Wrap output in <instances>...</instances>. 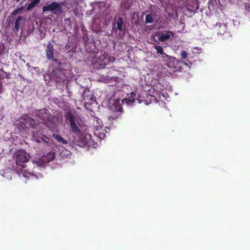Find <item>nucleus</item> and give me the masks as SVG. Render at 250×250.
<instances>
[{
    "instance_id": "nucleus-5",
    "label": "nucleus",
    "mask_w": 250,
    "mask_h": 250,
    "mask_svg": "<svg viewBox=\"0 0 250 250\" xmlns=\"http://www.w3.org/2000/svg\"><path fill=\"white\" fill-rule=\"evenodd\" d=\"M108 54L104 50H101L100 52H97L96 56L94 58L95 67L97 69L104 68L109 62V59L107 58Z\"/></svg>"
},
{
    "instance_id": "nucleus-30",
    "label": "nucleus",
    "mask_w": 250,
    "mask_h": 250,
    "mask_svg": "<svg viewBox=\"0 0 250 250\" xmlns=\"http://www.w3.org/2000/svg\"><path fill=\"white\" fill-rule=\"evenodd\" d=\"M67 144V142L63 139V144Z\"/></svg>"
},
{
    "instance_id": "nucleus-12",
    "label": "nucleus",
    "mask_w": 250,
    "mask_h": 250,
    "mask_svg": "<svg viewBox=\"0 0 250 250\" xmlns=\"http://www.w3.org/2000/svg\"><path fill=\"white\" fill-rule=\"evenodd\" d=\"M216 28H218V34L224 35L227 30V25L225 23H219L216 25Z\"/></svg>"
},
{
    "instance_id": "nucleus-11",
    "label": "nucleus",
    "mask_w": 250,
    "mask_h": 250,
    "mask_svg": "<svg viewBox=\"0 0 250 250\" xmlns=\"http://www.w3.org/2000/svg\"><path fill=\"white\" fill-rule=\"evenodd\" d=\"M111 108L112 112H122L123 111V108L120 101L118 100L114 102Z\"/></svg>"
},
{
    "instance_id": "nucleus-19",
    "label": "nucleus",
    "mask_w": 250,
    "mask_h": 250,
    "mask_svg": "<svg viewBox=\"0 0 250 250\" xmlns=\"http://www.w3.org/2000/svg\"><path fill=\"white\" fill-rule=\"evenodd\" d=\"M155 19L154 15L153 16V14H147L145 17V22L146 23H151L155 20Z\"/></svg>"
},
{
    "instance_id": "nucleus-21",
    "label": "nucleus",
    "mask_w": 250,
    "mask_h": 250,
    "mask_svg": "<svg viewBox=\"0 0 250 250\" xmlns=\"http://www.w3.org/2000/svg\"><path fill=\"white\" fill-rule=\"evenodd\" d=\"M122 112H113V115L110 116L109 118V120H114L116 119L118 116L121 115Z\"/></svg>"
},
{
    "instance_id": "nucleus-23",
    "label": "nucleus",
    "mask_w": 250,
    "mask_h": 250,
    "mask_svg": "<svg viewBox=\"0 0 250 250\" xmlns=\"http://www.w3.org/2000/svg\"><path fill=\"white\" fill-rule=\"evenodd\" d=\"M188 53L186 50H183L180 52V55L181 58L183 59H186L188 57Z\"/></svg>"
},
{
    "instance_id": "nucleus-6",
    "label": "nucleus",
    "mask_w": 250,
    "mask_h": 250,
    "mask_svg": "<svg viewBox=\"0 0 250 250\" xmlns=\"http://www.w3.org/2000/svg\"><path fill=\"white\" fill-rule=\"evenodd\" d=\"M42 11L43 12L50 11L52 14L59 15L62 13V10L61 4L54 1L48 5L43 6Z\"/></svg>"
},
{
    "instance_id": "nucleus-3",
    "label": "nucleus",
    "mask_w": 250,
    "mask_h": 250,
    "mask_svg": "<svg viewBox=\"0 0 250 250\" xmlns=\"http://www.w3.org/2000/svg\"><path fill=\"white\" fill-rule=\"evenodd\" d=\"M46 57L50 60L53 61V73L57 77H61V75L62 74V69L61 67V62L57 59L54 58V49L52 44L49 42L46 46L45 50Z\"/></svg>"
},
{
    "instance_id": "nucleus-25",
    "label": "nucleus",
    "mask_w": 250,
    "mask_h": 250,
    "mask_svg": "<svg viewBox=\"0 0 250 250\" xmlns=\"http://www.w3.org/2000/svg\"><path fill=\"white\" fill-rule=\"evenodd\" d=\"M53 137L60 143H62V137L57 134H53Z\"/></svg>"
},
{
    "instance_id": "nucleus-2",
    "label": "nucleus",
    "mask_w": 250,
    "mask_h": 250,
    "mask_svg": "<svg viewBox=\"0 0 250 250\" xmlns=\"http://www.w3.org/2000/svg\"><path fill=\"white\" fill-rule=\"evenodd\" d=\"M63 110L65 121L69 125L71 132L79 136V139L82 143L84 144H88V141L86 137L81 135L82 132L74 108L63 104Z\"/></svg>"
},
{
    "instance_id": "nucleus-18",
    "label": "nucleus",
    "mask_w": 250,
    "mask_h": 250,
    "mask_svg": "<svg viewBox=\"0 0 250 250\" xmlns=\"http://www.w3.org/2000/svg\"><path fill=\"white\" fill-rule=\"evenodd\" d=\"M116 25H117V29L119 31H122L123 29V18L119 17H118V19H116Z\"/></svg>"
},
{
    "instance_id": "nucleus-7",
    "label": "nucleus",
    "mask_w": 250,
    "mask_h": 250,
    "mask_svg": "<svg viewBox=\"0 0 250 250\" xmlns=\"http://www.w3.org/2000/svg\"><path fill=\"white\" fill-rule=\"evenodd\" d=\"M158 10L156 13H154V17L155 18V23L159 25L160 28H165L168 24L167 19L166 16H163L162 14L158 13Z\"/></svg>"
},
{
    "instance_id": "nucleus-32",
    "label": "nucleus",
    "mask_w": 250,
    "mask_h": 250,
    "mask_svg": "<svg viewBox=\"0 0 250 250\" xmlns=\"http://www.w3.org/2000/svg\"><path fill=\"white\" fill-rule=\"evenodd\" d=\"M87 136H88L89 137H90V135L89 134H87V135H86V137H87Z\"/></svg>"
},
{
    "instance_id": "nucleus-26",
    "label": "nucleus",
    "mask_w": 250,
    "mask_h": 250,
    "mask_svg": "<svg viewBox=\"0 0 250 250\" xmlns=\"http://www.w3.org/2000/svg\"><path fill=\"white\" fill-rule=\"evenodd\" d=\"M71 154V153L70 151L68 150L66 148H63V157H64L65 156H68ZM64 158H63L64 159Z\"/></svg>"
},
{
    "instance_id": "nucleus-29",
    "label": "nucleus",
    "mask_w": 250,
    "mask_h": 250,
    "mask_svg": "<svg viewBox=\"0 0 250 250\" xmlns=\"http://www.w3.org/2000/svg\"><path fill=\"white\" fill-rule=\"evenodd\" d=\"M10 73L6 74L5 78L7 79H10Z\"/></svg>"
},
{
    "instance_id": "nucleus-1",
    "label": "nucleus",
    "mask_w": 250,
    "mask_h": 250,
    "mask_svg": "<svg viewBox=\"0 0 250 250\" xmlns=\"http://www.w3.org/2000/svg\"><path fill=\"white\" fill-rule=\"evenodd\" d=\"M35 113L38 118L39 123H36L33 118L26 114L21 117V120H22L21 123L28 127H31L39 131L43 128L42 127V125H46L50 130L54 131L55 126L59 123L58 118L50 114L49 110L46 108L37 110Z\"/></svg>"
},
{
    "instance_id": "nucleus-10",
    "label": "nucleus",
    "mask_w": 250,
    "mask_h": 250,
    "mask_svg": "<svg viewBox=\"0 0 250 250\" xmlns=\"http://www.w3.org/2000/svg\"><path fill=\"white\" fill-rule=\"evenodd\" d=\"M170 35H173V32L171 31H167L166 33H162L159 35L158 37V39L162 42H164L168 40L170 38Z\"/></svg>"
},
{
    "instance_id": "nucleus-16",
    "label": "nucleus",
    "mask_w": 250,
    "mask_h": 250,
    "mask_svg": "<svg viewBox=\"0 0 250 250\" xmlns=\"http://www.w3.org/2000/svg\"><path fill=\"white\" fill-rule=\"evenodd\" d=\"M23 21V17L22 16H19L16 20L15 23V28L13 29V31L16 32H18L21 27V21Z\"/></svg>"
},
{
    "instance_id": "nucleus-24",
    "label": "nucleus",
    "mask_w": 250,
    "mask_h": 250,
    "mask_svg": "<svg viewBox=\"0 0 250 250\" xmlns=\"http://www.w3.org/2000/svg\"><path fill=\"white\" fill-rule=\"evenodd\" d=\"M33 139L34 141L37 143H41L42 142H45V141L42 138H37L35 136V134H33Z\"/></svg>"
},
{
    "instance_id": "nucleus-28",
    "label": "nucleus",
    "mask_w": 250,
    "mask_h": 250,
    "mask_svg": "<svg viewBox=\"0 0 250 250\" xmlns=\"http://www.w3.org/2000/svg\"><path fill=\"white\" fill-rule=\"evenodd\" d=\"M66 89H67V93H68V97L69 98H71V97L72 96V94L71 93V92L68 90V87H67V86L66 85Z\"/></svg>"
},
{
    "instance_id": "nucleus-4",
    "label": "nucleus",
    "mask_w": 250,
    "mask_h": 250,
    "mask_svg": "<svg viewBox=\"0 0 250 250\" xmlns=\"http://www.w3.org/2000/svg\"><path fill=\"white\" fill-rule=\"evenodd\" d=\"M13 158L16 161L17 167H20L19 169L23 171H26L24 164L28 162L30 158V155L27 153L24 150L18 149L15 152Z\"/></svg>"
},
{
    "instance_id": "nucleus-31",
    "label": "nucleus",
    "mask_w": 250,
    "mask_h": 250,
    "mask_svg": "<svg viewBox=\"0 0 250 250\" xmlns=\"http://www.w3.org/2000/svg\"><path fill=\"white\" fill-rule=\"evenodd\" d=\"M172 14H171V13H168V15L169 17H171V16H172Z\"/></svg>"
},
{
    "instance_id": "nucleus-22",
    "label": "nucleus",
    "mask_w": 250,
    "mask_h": 250,
    "mask_svg": "<svg viewBox=\"0 0 250 250\" xmlns=\"http://www.w3.org/2000/svg\"><path fill=\"white\" fill-rule=\"evenodd\" d=\"M136 96V94L134 93L131 92V95L128 98L125 100H127L129 103H132L134 102Z\"/></svg>"
},
{
    "instance_id": "nucleus-15",
    "label": "nucleus",
    "mask_w": 250,
    "mask_h": 250,
    "mask_svg": "<svg viewBox=\"0 0 250 250\" xmlns=\"http://www.w3.org/2000/svg\"><path fill=\"white\" fill-rule=\"evenodd\" d=\"M31 1L26 7L27 11H30L38 6L40 3L41 0H31Z\"/></svg>"
},
{
    "instance_id": "nucleus-33",
    "label": "nucleus",
    "mask_w": 250,
    "mask_h": 250,
    "mask_svg": "<svg viewBox=\"0 0 250 250\" xmlns=\"http://www.w3.org/2000/svg\"><path fill=\"white\" fill-rule=\"evenodd\" d=\"M13 168L14 169V170H16V168H15V167L14 166Z\"/></svg>"
},
{
    "instance_id": "nucleus-17",
    "label": "nucleus",
    "mask_w": 250,
    "mask_h": 250,
    "mask_svg": "<svg viewBox=\"0 0 250 250\" xmlns=\"http://www.w3.org/2000/svg\"><path fill=\"white\" fill-rule=\"evenodd\" d=\"M93 93L87 88H85L83 90V94L82 101H83L87 98H89L91 96L93 95Z\"/></svg>"
},
{
    "instance_id": "nucleus-13",
    "label": "nucleus",
    "mask_w": 250,
    "mask_h": 250,
    "mask_svg": "<svg viewBox=\"0 0 250 250\" xmlns=\"http://www.w3.org/2000/svg\"><path fill=\"white\" fill-rule=\"evenodd\" d=\"M83 104L85 106L86 105H91L92 104H94L95 103H96V101L95 100V97L93 94V95L91 96L89 98H87L83 101Z\"/></svg>"
},
{
    "instance_id": "nucleus-8",
    "label": "nucleus",
    "mask_w": 250,
    "mask_h": 250,
    "mask_svg": "<svg viewBox=\"0 0 250 250\" xmlns=\"http://www.w3.org/2000/svg\"><path fill=\"white\" fill-rule=\"evenodd\" d=\"M187 2V9L188 10L196 11L199 8V3L197 0H186Z\"/></svg>"
},
{
    "instance_id": "nucleus-9",
    "label": "nucleus",
    "mask_w": 250,
    "mask_h": 250,
    "mask_svg": "<svg viewBox=\"0 0 250 250\" xmlns=\"http://www.w3.org/2000/svg\"><path fill=\"white\" fill-rule=\"evenodd\" d=\"M55 157L54 154L53 153H50L47 154L46 156L42 157L40 160L38 161V165L40 166H42V163H44V162H49L51 160H53Z\"/></svg>"
},
{
    "instance_id": "nucleus-27",
    "label": "nucleus",
    "mask_w": 250,
    "mask_h": 250,
    "mask_svg": "<svg viewBox=\"0 0 250 250\" xmlns=\"http://www.w3.org/2000/svg\"><path fill=\"white\" fill-rule=\"evenodd\" d=\"M22 9V8H18L15 10H14L13 12L12 13V16H15L20 11H21Z\"/></svg>"
},
{
    "instance_id": "nucleus-14",
    "label": "nucleus",
    "mask_w": 250,
    "mask_h": 250,
    "mask_svg": "<svg viewBox=\"0 0 250 250\" xmlns=\"http://www.w3.org/2000/svg\"><path fill=\"white\" fill-rule=\"evenodd\" d=\"M160 57L162 59L163 61H165L167 63V65L169 67H171V66L169 64H168V63L171 62V61H173V60L175 59V58H173L166 54L165 53H164V55H161Z\"/></svg>"
},
{
    "instance_id": "nucleus-20",
    "label": "nucleus",
    "mask_w": 250,
    "mask_h": 250,
    "mask_svg": "<svg viewBox=\"0 0 250 250\" xmlns=\"http://www.w3.org/2000/svg\"><path fill=\"white\" fill-rule=\"evenodd\" d=\"M153 47L156 50L158 57H160L162 55H164L165 52L162 46L155 45Z\"/></svg>"
}]
</instances>
